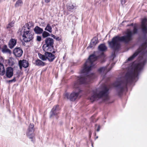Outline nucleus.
<instances>
[{
    "instance_id": "f257e3e1",
    "label": "nucleus",
    "mask_w": 147,
    "mask_h": 147,
    "mask_svg": "<svg viewBox=\"0 0 147 147\" xmlns=\"http://www.w3.org/2000/svg\"><path fill=\"white\" fill-rule=\"evenodd\" d=\"M98 57V56H96L94 54H92L89 56L80 70V74L82 75L77 77V80L74 84V88H77L79 91L77 92H73L70 95L68 93H66L64 94L65 98L69 99L72 101H74L77 99L81 92L79 85L89 83L90 76L88 74V73L91 71L92 67L93 66V63L97 60Z\"/></svg>"
},
{
    "instance_id": "f03ea898",
    "label": "nucleus",
    "mask_w": 147,
    "mask_h": 147,
    "mask_svg": "<svg viewBox=\"0 0 147 147\" xmlns=\"http://www.w3.org/2000/svg\"><path fill=\"white\" fill-rule=\"evenodd\" d=\"M142 68L141 63L137 64L135 67L133 71H129L127 72L125 76V79L124 81H121L115 82L113 84V86L116 87H118L117 90V95L121 96L123 93L124 88H127L128 84L131 83L135 78L138 75V71L141 70Z\"/></svg>"
},
{
    "instance_id": "7ed1b4c3",
    "label": "nucleus",
    "mask_w": 147,
    "mask_h": 147,
    "mask_svg": "<svg viewBox=\"0 0 147 147\" xmlns=\"http://www.w3.org/2000/svg\"><path fill=\"white\" fill-rule=\"evenodd\" d=\"M138 33V29L136 26L134 27L132 32L129 31H127L126 35L121 37L116 36L113 37L111 41H108L110 47L113 49L115 52L118 50L120 47V45L119 42H123L125 43H128L132 40L133 34Z\"/></svg>"
},
{
    "instance_id": "20e7f679",
    "label": "nucleus",
    "mask_w": 147,
    "mask_h": 147,
    "mask_svg": "<svg viewBox=\"0 0 147 147\" xmlns=\"http://www.w3.org/2000/svg\"><path fill=\"white\" fill-rule=\"evenodd\" d=\"M109 89L107 87L105 86L104 89L97 94L96 92L92 91L93 95L89 98L92 102H93L98 98H100L103 97H107L108 95V92Z\"/></svg>"
},
{
    "instance_id": "39448f33",
    "label": "nucleus",
    "mask_w": 147,
    "mask_h": 147,
    "mask_svg": "<svg viewBox=\"0 0 147 147\" xmlns=\"http://www.w3.org/2000/svg\"><path fill=\"white\" fill-rule=\"evenodd\" d=\"M147 47V38H146V41L142 43L133 54L127 59L128 61H131L136 57L139 54L141 53L144 55L147 53V50L146 49Z\"/></svg>"
},
{
    "instance_id": "423d86ee",
    "label": "nucleus",
    "mask_w": 147,
    "mask_h": 147,
    "mask_svg": "<svg viewBox=\"0 0 147 147\" xmlns=\"http://www.w3.org/2000/svg\"><path fill=\"white\" fill-rule=\"evenodd\" d=\"M42 49L44 51L51 52L54 49V40L50 37H47L43 42Z\"/></svg>"
},
{
    "instance_id": "0eeeda50",
    "label": "nucleus",
    "mask_w": 147,
    "mask_h": 147,
    "mask_svg": "<svg viewBox=\"0 0 147 147\" xmlns=\"http://www.w3.org/2000/svg\"><path fill=\"white\" fill-rule=\"evenodd\" d=\"M23 32V39L24 42H27L32 41L34 38V33L30 30H27L26 29L25 26H23L21 31Z\"/></svg>"
},
{
    "instance_id": "6e6552de",
    "label": "nucleus",
    "mask_w": 147,
    "mask_h": 147,
    "mask_svg": "<svg viewBox=\"0 0 147 147\" xmlns=\"http://www.w3.org/2000/svg\"><path fill=\"white\" fill-rule=\"evenodd\" d=\"M34 125L33 124L30 123V124L28 132L26 133L27 136L30 139H32L34 137L33 133L34 131Z\"/></svg>"
},
{
    "instance_id": "1a4fd4ad",
    "label": "nucleus",
    "mask_w": 147,
    "mask_h": 147,
    "mask_svg": "<svg viewBox=\"0 0 147 147\" xmlns=\"http://www.w3.org/2000/svg\"><path fill=\"white\" fill-rule=\"evenodd\" d=\"M147 22V18H144L141 22V29L142 32L144 34H147V26L146 23Z\"/></svg>"
},
{
    "instance_id": "9d476101",
    "label": "nucleus",
    "mask_w": 147,
    "mask_h": 147,
    "mask_svg": "<svg viewBox=\"0 0 147 147\" xmlns=\"http://www.w3.org/2000/svg\"><path fill=\"white\" fill-rule=\"evenodd\" d=\"M13 53L16 57H20L23 54V51L21 48L16 47L13 49Z\"/></svg>"
},
{
    "instance_id": "9b49d317",
    "label": "nucleus",
    "mask_w": 147,
    "mask_h": 147,
    "mask_svg": "<svg viewBox=\"0 0 147 147\" xmlns=\"http://www.w3.org/2000/svg\"><path fill=\"white\" fill-rule=\"evenodd\" d=\"M46 51V56H47V60H48V61L50 62H53L56 56L55 55L53 54L52 53L49 51Z\"/></svg>"
},
{
    "instance_id": "f8f14e48",
    "label": "nucleus",
    "mask_w": 147,
    "mask_h": 147,
    "mask_svg": "<svg viewBox=\"0 0 147 147\" xmlns=\"http://www.w3.org/2000/svg\"><path fill=\"white\" fill-rule=\"evenodd\" d=\"M29 64L28 61L25 59L20 60L18 62V64L20 69H22V67L25 68H27Z\"/></svg>"
},
{
    "instance_id": "ddd939ff",
    "label": "nucleus",
    "mask_w": 147,
    "mask_h": 147,
    "mask_svg": "<svg viewBox=\"0 0 147 147\" xmlns=\"http://www.w3.org/2000/svg\"><path fill=\"white\" fill-rule=\"evenodd\" d=\"M13 69L11 67H8L6 68V76L8 78H11L13 75Z\"/></svg>"
},
{
    "instance_id": "4468645a",
    "label": "nucleus",
    "mask_w": 147,
    "mask_h": 147,
    "mask_svg": "<svg viewBox=\"0 0 147 147\" xmlns=\"http://www.w3.org/2000/svg\"><path fill=\"white\" fill-rule=\"evenodd\" d=\"M17 40L12 38L11 39L8 44L9 47L11 49H12L16 46L17 43Z\"/></svg>"
},
{
    "instance_id": "2eb2a0df",
    "label": "nucleus",
    "mask_w": 147,
    "mask_h": 147,
    "mask_svg": "<svg viewBox=\"0 0 147 147\" xmlns=\"http://www.w3.org/2000/svg\"><path fill=\"white\" fill-rule=\"evenodd\" d=\"M59 105H57L53 107L51 110V112H52L51 115V116L57 115L59 113L57 111L59 110Z\"/></svg>"
},
{
    "instance_id": "dca6fc26",
    "label": "nucleus",
    "mask_w": 147,
    "mask_h": 147,
    "mask_svg": "<svg viewBox=\"0 0 147 147\" xmlns=\"http://www.w3.org/2000/svg\"><path fill=\"white\" fill-rule=\"evenodd\" d=\"M2 51L3 53H6L9 54H11V51L7 48V45H4L3 46Z\"/></svg>"
},
{
    "instance_id": "f3484780",
    "label": "nucleus",
    "mask_w": 147,
    "mask_h": 147,
    "mask_svg": "<svg viewBox=\"0 0 147 147\" xmlns=\"http://www.w3.org/2000/svg\"><path fill=\"white\" fill-rule=\"evenodd\" d=\"M35 65L38 66H43L45 65V62H43L40 60L38 59L35 61L34 64Z\"/></svg>"
},
{
    "instance_id": "a211bd4d",
    "label": "nucleus",
    "mask_w": 147,
    "mask_h": 147,
    "mask_svg": "<svg viewBox=\"0 0 147 147\" xmlns=\"http://www.w3.org/2000/svg\"><path fill=\"white\" fill-rule=\"evenodd\" d=\"M98 49L100 51L104 52L107 49V47L105 43L101 44L98 47Z\"/></svg>"
},
{
    "instance_id": "6ab92c4d",
    "label": "nucleus",
    "mask_w": 147,
    "mask_h": 147,
    "mask_svg": "<svg viewBox=\"0 0 147 147\" xmlns=\"http://www.w3.org/2000/svg\"><path fill=\"white\" fill-rule=\"evenodd\" d=\"M34 31L36 34H40L42 33L43 31V30L39 27L36 26L34 28Z\"/></svg>"
},
{
    "instance_id": "aec40b11",
    "label": "nucleus",
    "mask_w": 147,
    "mask_h": 147,
    "mask_svg": "<svg viewBox=\"0 0 147 147\" xmlns=\"http://www.w3.org/2000/svg\"><path fill=\"white\" fill-rule=\"evenodd\" d=\"M45 52L44 55H42V54L39 53L38 54V57L42 61H46L47 60V56H46V51H45Z\"/></svg>"
},
{
    "instance_id": "412c9836",
    "label": "nucleus",
    "mask_w": 147,
    "mask_h": 147,
    "mask_svg": "<svg viewBox=\"0 0 147 147\" xmlns=\"http://www.w3.org/2000/svg\"><path fill=\"white\" fill-rule=\"evenodd\" d=\"M33 26V24L32 22H29L26 24L24 26H25L26 30H27V28L28 30H29L30 28Z\"/></svg>"
},
{
    "instance_id": "4be33fe9",
    "label": "nucleus",
    "mask_w": 147,
    "mask_h": 147,
    "mask_svg": "<svg viewBox=\"0 0 147 147\" xmlns=\"http://www.w3.org/2000/svg\"><path fill=\"white\" fill-rule=\"evenodd\" d=\"M107 69V67H101L98 69V71L100 73L105 72V73H106L111 70L110 69H109L108 71H106Z\"/></svg>"
},
{
    "instance_id": "5701e85b",
    "label": "nucleus",
    "mask_w": 147,
    "mask_h": 147,
    "mask_svg": "<svg viewBox=\"0 0 147 147\" xmlns=\"http://www.w3.org/2000/svg\"><path fill=\"white\" fill-rule=\"evenodd\" d=\"M97 39V40L95 39L94 41H93V39L91 41L89 47L90 48H92L95 47L96 44L98 43Z\"/></svg>"
},
{
    "instance_id": "b1692460",
    "label": "nucleus",
    "mask_w": 147,
    "mask_h": 147,
    "mask_svg": "<svg viewBox=\"0 0 147 147\" xmlns=\"http://www.w3.org/2000/svg\"><path fill=\"white\" fill-rule=\"evenodd\" d=\"M42 33V36L43 38H47L48 36H50V34L46 31H43Z\"/></svg>"
},
{
    "instance_id": "393cba45",
    "label": "nucleus",
    "mask_w": 147,
    "mask_h": 147,
    "mask_svg": "<svg viewBox=\"0 0 147 147\" xmlns=\"http://www.w3.org/2000/svg\"><path fill=\"white\" fill-rule=\"evenodd\" d=\"M45 30L50 33L52 32V28L49 24H47L46 28H45Z\"/></svg>"
},
{
    "instance_id": "a878e982",
    "label": "nucleus",
    "mask_w": 147,
    "mask_h": 147,
    "mask_svg": "<svg viewBox=\"0 0 147 147\" xmlns=\"http://www.w3.org/2000/svg\"><path fill=\"white\" fill-rule=\"evenodd\" d=\"M74 7L73 5L67 6V9L68 11L72 12Z\"/></svg>"
},
{
    "instance_id": "bb28decb",
    "label": "nucleus",
    "mask_w": 147,
    "mask_h": 147,
    "mask_svg": "<svg viewBox=\"0 0 147 147\" xmlns=\"http://www.w3.org/2000/svg\"><path fill=\"white\" fill-rule=\"evenodd\" d=\"M22 3V1L21 0H18L16 1L15 5V6L16 7H18Z\"/></svg>"
},
{
    "instance_id": "cd10ccee",
    "label": "nucleus",
    "mask_w": 147,
    "mask_h": 147,
    "mask_svg": "<svg viewBox=\"0 0 147 147\" xmlns=\"http://www.w3.org/2000/svg\"><path fill=\"white\" fill-rule=\"evenodd\" d=\"M13 24L12 22L9 23L7 26V28H10L13 27Z\"/></svg>"
},
{
    "instance_id": "c85d7f7f",
    "label": "nucleus",
    "mask_w": 147,
    "mask_h": 147,
    "mask_svg": "<svg viewBox=\"0 0 147 147\" xmlns=\"http://www.w3.org/2000/svg\"><path fill=\"white\" fill-rule=\"evenodd\" d=\"M42 40V38L41 36H36V40L40 42Z\"/></svg>"
},
{
    "instance_id": "c756f323",
    "label": "nucleus",
    "mask_w": 147,
    "mask_h": 147,
    "mask_svg": "<svg viewBox=\"0 0 147 147\" xmlns=\"http://www.w3.org/2000/svg\"><path fill=\"white\" fill-rule=\"evenodd\" d=\"M16 81V78L14 77L13 79L9 80L8 81V82L9 83H11V82H15Z\"/></svg>"
},
{
    "instance_id": "7c9ffc66",
    "label": "nucleus",
    "mask_w": 147,
    "mask_h": 147,
    "mask_svg": "<svg viewBox=\"0 0 147 147\" xmlns=\"http://www.w3.org/2000/svg\"><path fill=\"white\" fill-rule=\"evenodd\" d=\"M55 39L57 40H58L59 41H60L61 40V38H60L58 36H56L55 38Z\"/></svg>"
},
{
    "instance_id": "2f4dec72",
    "label": "nucleus",
    "mask_w": 147,
    "mask_h": 147,
    "mask_svg": "<svg viewBox=\"0 0 147 147\" xmlns=\"http://www.w3.org/2000/svg\"><path fill=\"white\" fill-rule=\"evenodd\" d=\"M100 125H98L97 129V131H100Z\"/></svg>"
},
{
    "instance_id": "473e14b6",
    "label": "nucleus",
    "mask_w": 147,
    "mask_h": 147,
    "mask_svg": "<svg viewBox=\"0 0 147 147\" xmlns=\"http://www.w3.org/2000/svg\"><path fill=\"white\" fill-rule=\"evenodd\" d=\"M51 0H45V2L46 3H48Z\"/></svg>"
},
{
    "instance_id": "72a5a7b5",
    "label": "nucleus",
    "mask_w": 147,
    "mask_h": 147,
    "mask_svg": "<svg viewBox=\"0 0 147 147\" xmlns=\"http://www.w3.org/2000/svg\"><path fill=\"white\" fill-rule=\"evenodd\" d=\"M51 36L52 37H53L54 39H55V37L56 36H55V35H53L52 34H51Z\"/></svg>"
},
{
    "instance_id": "f704fd0d",
    "label": "nucleus",
    "mask_w": 147,
    "mask_h": 147,
    "mask_svg": "<svg viewBox=\"0 0 147 147\" xmlns=\"http://www.w3.org/2000/svg\"><path fill=\"white\" fill-rule=\"evenodd\" d=\"M51 36L52 37H53L54 39H55V37L56 36H55V35H53L52 34H51Z\"/></svg>"
},
{
    "instance_id": "c9c22d12",
    "label": "nucleus",
    "mask_w": 147,
    "mask_h": 147,
    "mask_svg": "<svg viewBox=\"0 0 147 147\" xmlns=\"http://www.w3.org/2000/svg\"><path fill=\"white\" fill-rule=\"evenodd\" d=\"M121 2L122 4L123 5L125 3V2H124L123 0H121Z\"/></svg>"
},
{
    "instance_id": "e433bc0d",
    "label": "nucleus",
    "mask_w": 147,
    "mask_h": 147,
    "mask_svg": "<svg viewBox=\"0 0 147 147\" xmlns=\"http://www.w3.org/2000/svg\"><path fill=\"white\" fill-rule=\"evenodd\" d=\"M133 26V24L131 23V24L130 25H128L127 26Z\"/></svg>"
},
{
    "instance_id": "4c0bfd02",
    "label": "nucleus",
    "mask_w": 147,
    "mask_h": 147,
    "mask_svg": "<svg viewBox=\"0 0 147 147\" xmlns=\"http://www.w3.org/2000/svg\"><path fill=\"white\" fill-rule=\"evenodd\" d=\"M51 52V53H52L53 54H54V53H55V51H52Z\"/></svg>"
},
{
    "instance_id": "58836bf2",
    "label": "nucleus",
    "mask_w": 147,
    "mask_h": 147,
    "mask_svg": "<svg viewBox=\"0 0 147 147\" xmlns=\"http://www.w3.org/2000/svg\"><path fill=\"white\" fill-rule=\"evenodd\" d=\"M104 53H102L101 54V56H104Z\"/></svg>"
},
{
    "instance_id": "ea45409f",
    "label": "nucleus",
    "mask_w": 147,
    "mask_h": 147,
    "mask_svg": "<svg viewBox=\"0 0 147 147\" xmlns=\"http://www.w3.org/2000/svg\"><path fill=\"white\" fill-rule=\"evenodd\" d=\"M89 133L90 135H91L92 133H91V132H89Z\"/></svg>"
},
{
    "instance_id": "a19ab883",
    "label": "nucleus",
    "mask_w": 147,
    "mask_h": 147,
    "mask_svg": "<svg viewBox=\"0 0 147 147\" xmlns=\"http://www.w3.org/2000/svg\"><path fill=\"white\" fill-rule=\"evenodd\" d=\"M145 61H144V63H145Z\"/></svg>"
}]
</instances>
